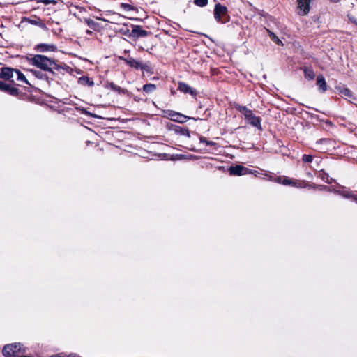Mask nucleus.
<instances>
[{
	"label": "nucleus",
	"instance_id": "1",
	"mask_svg": "<svg viewBox=\"0 0 357 357\" xmlns=\"http://www.w3.org/2000/svg\"><path fill=\"white\" fill-rule=\"evenodd\" d=\"M2 352L4 357H18L25 352V348L22 344L15 342L5 345Z\"/></svg>",
	"mask_w": 357,
	"mask_h": 357
},
{
	"label": "nucleus",
	"instance_id": "2",
	"mask_svg": "<svg viewBox=\"0 0 357 357\" xmlns=\"http://www.w3.org/2000/svg\"><path fill=\"white\" fill-rule=\"evenodd\" d=\"M237 109L244 115L245 119L250 124L259 130H262L261 125V119L260 117L255 116L252 111L247 108L245 106H238Z\"/></svg>",
	"mask_w": 357,
	"mask_h": 357
},
{
	"label": "nucleus",
	"instance_id": "3",
	"mask_svg": "<svg viewBox=\"0 0 357 357\" xmlns=\"http://www.w3.org/2000/svg\"><path fill=\"white\" fill-rule=\"evenodd\" d=\"M214 17L222 24L229 22L230 17L227 13V7L220 3H217L214 8Z\"/></svg>",
	"mask_w": 357,
	"mask_h": 357
},
{
	"label": "nucleus",
	"instance_id": "4",
	"mask_svg": "<svg viewBox=\"0 0 357 357\" xmlns=\"http://www.w3.org/2000/svg\"><path fill=\"white\" fill-rule=\"evenodd\" d=\"M29 63L31 65H33L38 68H40L41 70H45V56L36 54L32 56V55H29L26 57Z\"/></svg>",
	"mask_w": 357,
	"mask_h": 357
},
{
	"label": "nucleus",
	"instance_id": "5",
	"mask_svg": "<svg viewBox=\"0 0 357 357\" xmlns=\"http://www.w3.org/2000/svg\"><path fill=\"white\" fill-rule=\"evenodd\" d=\"M167 114L168 117L172 121H176V122H178V123H185L188 119H191L197 120V119L187 116L185 115H183V114H182L181 113H178V112H174V111H172V110L167 111Z\"/></svg>",
	"mask_w": 357,
	"mask_h": 357
},
{
	"label": "nucleus",
	"instance_id": "6",
	"mask_svg": "<svg viewBox=\"0 0 357 357\" xmlns=\"http://www.w3.org/2000/svg\"><path fill=\"white\" fill-rule=\"evenodd\" d=\"M121 60H123L127 65H128L131 68H134L135 69L140 68L142 70H148L149 66L146 64H143L139 61L135 60L132 57L123 58L120 57Z\"/></svg>",
	"mask_w": 357,
	"mask_h": 357
},
{
	"label": "nucleus",
	"instance_id": "7",
	"mask_svg": "<svg viewBox=\"0 0 357 357\" xmlns=\"http://www.w3.org/2000/svg\"><path fill=\"white\" fill-rule=\"evenodd\" d=\"M229 172L231 175L241 176L248 173L249 170L242 165L231 166L229 168Z\"/></svg>",
	"mask_w": 357,
	"mask_h": 357
},
{
	"label": "nucleus",
	"instance_id": "8",
	"mask_svg": "<svg viewBox=\"0 0 357 357\" xmlns=\"http://www.w3.org/2000/svg\"><path fill=\"white\" fill-rule=\"evenodd\" d=\"M61 68H62L60 64L56 63L54 61H51L46 56V73L48 72L50 73L54 74L55 70L59 71Z\"/></svg>",
	"mask_w": 357,
	"mask_h": 357
},
{
	"label": "nucleus",
	"instance_id": "9",
	"mask_svg": "<svg viewBox=\"0 0 357 357\" xmlns=\"http://www.w3.org/2000/svg\"><path fill=\"white\" fill-rule=\"evenodd\" d=\"M298 14L300 15H306L310 11V4L303 1L298 0Z\"/></svg>",
	"mask_w": 357,
	"mask_h": 357
},
{
	"label": "nucleus",
	"instance_id": "10",
	"mask_svg": "<svg viewBox=\"0 0 357 357\" xmlns=\"http://www.w3.org/2000/svg\"><path fill=\"white\" fill-rule=\"evenodd\" d=\"M0 90L2 91L7 92L8 93L12 96H15L18 95V90L16 88L3 82H0Z\"/></svg>",
	"mask_w": 357,
	"mask_h": 357
},
{
	"label": "nucleus",
	"instance_id": "11",
	"mask_svg": "<svg viewBox=\"0 0 357 357\" xmlns=\"http://www.w3.org/2000/svg\"><path fill=\"white\" fill-rule=\"evenodd\" d=\"M148 35V31L141 29L139 26H133L132 32L130 33V36L135 38L139 37H146Z\"/></svg>",
	"mask_w": 357,
	"mask_h": 357
},
{
	"label": "nucleus",
	"instance_id": "12",
	"mask_svg": "<svg viewBox=\"0 0 357 357\" xmlns=\"http://www.w3.org/2000/svg\"><path fill=\"white\" fill-rule=\"evenodd\" d=\"M15 69L10 68H3L0 72V77L11 80L14 78V72Z\"/></svg>",
	"mask_w": 357,
	"mask_h": 357
},
{
	"label": "nucleus",
	"instance_id": "13",
	"mask_svg": "<svg viewBox=\"0 0 357 357\" xmlns=\"http://www.w3.org/2000/svg\"><path fill=\"white\" fill-rule=\"evenodd\" d=\"M178 89L184 93H190L192 96H196L197 91L194 89L191 88L189 85L183 82L178 83Z\"/></svg>",
	"mask_w": 357,
	"mask_h": 357
},
{
	"label": "nucleus",
	"instance_id": "14",
	"mask_svg": "<svg viewBox=\"0 0 357 357\" xmlns=\"http://www.w3.org/2000/svg\"><path fill=\"white\" fill-rule=\"evenodd\" d=\"M317 85L322 92H324L327 90V84L322 75H318L317 79Z\"/></svg>",
	"mask_w": 357,
	"mask_h": 357
},
{
	"label": "nucleus",
	"instance_id": "15",
	"mask_svg": "<svg viewBox=\"0 0 357 357\" xmlns=\"http://www.w3.org/2000/svg\"><path fill=\"white\" fill-rule=\"evenodd\" d=\"M15 81L27 83L26 79L24 74L18 70H15L14 72V78L12 79V82Z\"/></svg>",
	"mask_w": 357,
	"mask_h": 357
},
{
	"label": "nucleus",
	"instance_id": "16",
	"mask_svg": "<svg viewBox=\"0 0 357 357\" xmlns=\"http://www.w3.org/2000/svg\"><path fill=\"white\" fill-rule=\"evenodd\" d=\"M174 132H175V133L181 135H185V136H187L188 137H190V132H189L188 129L185 128H182L179 126H177Z\"/></svg>",
	"mask_w": 357,
	"mask_h": 357
},
{
	"label": "nucleus",
	"instance_id": "17",
	"mask_svg": "<svg viewBox=\"0 0 357 357\" xmlns=\"http://www.w3.org/2000/svg\"><path fill=\"white\" fill-rule=\"evenodd\" d=\"M304 76L308 80H312L314 79L315 74L312 68H304Z\"/></svg>",
	"mask_w": 357,
	"mask_h": 357
},
{
	"label": "nucleus",
	"instance_id": "18",
	"mask_svg": "<svg viewBox=\"0 0 357 357\" xmlns=\"http://www.w3.org/2000/svg\"><path fill=\"white\" fill-rule=\"evenodd\" d=\"M268 36H270L271 39L275 42L278 45H283L282 42L281 40L272 31H271L269 29H266Z\"/></svg>",
	"mask_w": 357,
	"mask_h": 357
},
{
	"label": "nucleus",
	"instance_id": "19",
	"mask_svg": "<svg viewBox=\"0 0 357 357\" xmlns=\"http://www.w3.org/2000/svg\"><path fill=\"white\" fill-rule=\"evenodd\" d=\"M348 17L352 23L357 25V8H354V10L348 14Z\"/></svg>",
	"mask_w": 357,
	"mask_h": 357
},
{
	"label": "nucleus",
	"instance_id": "20",
	"mask_svg": "<svg viewBox=\"0 0 357 357\" xmlns=\"http://www.w3.org/2000/svg\"><path fill=\"white\" fill-rule=\"evenodd\" d=\"M340 94L346 98H353L352 92L347 88H342L340 90Z\"/></svg>",
	"mask_w": 357,
	"mask_h": 357
},
{
	"label": "nucleus",
	"instance_id": "21",
	"mask_svg": "<svg viewBox=\"0 0 357 357\" xmlns=\"http://www.w3.org/2000/svg\"><path fill=\"white\" fill-rule=\"evenodd\" d=\"M156 89V86L153 84H146L143 86V91L146 93H151Z\"/></svg>",
	"mask_w": 357,
	"mask_h": 357
},
{
	"label": "nucleus",
	"instance_id": "22",
	"mask_svg": "<svg viewBox=\"0 0 357 357\" xmlns=\"http://www.w3.org/2000/svg\"><path fill=\"white\" fill-rule=\"evenodd\" d=\"M282 184H283L284 185H295L294 183L291 180H290L289 178H288L286 176L283 177V179L282 181Z\"/></svg>",
	"mask_w": 357,
	"mask_h": 357
},
{
	"label": "nucleus",
	"instance_id": "23",
	"mask_svg": "<svg viewBox=\"0 0 357 357\" xmlns=\"http://www.w3.org/2000/svg\"><path fill=\"white\" fill-rule=\"evenodd\" d=\"M195 3L200 7H203L207 5L208 0H195Z\"/></svg>",
	"mask_w": 357,
	"mask_h": 357
},
{
	"label": "nucleus",
	"instance_id": "24",
	"mask_svg": "<svg viewBox=\"0 0 357 357\" xmlns=\"http://www.w3.org/2000/svg\"><path fill=\"white\" fill-rule=\"evenodd\" d=\"M302 160L305 162H311L313 160V157L311 155L305 154L303 155Z\"/></svg>",
	"mask_w": 357,
	"mask_h": 357
},
{
	"label": "nucleus",
	"instance_id": "25",
	"mask_svg": "<svg viewBox=\"0 0 357 357\" xmlns=\"http://www.w3.org/2000/svg\"><path fill=\"white\" fill-rule=\"evenodd\" d=\"M50 3H52L54 6H56L58 3L62 4V1H61L60 0H46V6Z\"/></svg>",
	"mask_w": 357,
	"mask_h": 357
},
{
	"label": "nucleus",
	"instance_id": "26",
	"mask_svg": "<svg viewBox=\"0 0 357 357\" xmlns=\"http://www.w3.org/2000/svg\"><path fill=\"white\" fill-rule=\"evenodd\" d=\"M57 50V47L54 45H49L46 44V52L47 51H52L54 52Z\"/></svg>",
	"mask_w": 357,
	"mask_h": 357
},
{
	"label": "nucleus",
	"instance_id": "27",
	"mask_svg": "<svg viewBox=\"0 0 357 357\" xmlns=\"http://www.w3.org/2000/svg\"><path fill=\"white\" fill-rule=\"evenodd\" d=\"M199 139H200V142H201L205 143V144H207V145H211V146H212V145H214V144H215V143H214V142H209V141L206 140V138H204V137H200Z\"/></svg>",
	"mask_w": 357,
	"mask_h": 357
},
{
	"label": "nucleus",
	"instance_id": "28",
	"mask_svg": "<svg viewBox=\"0 0 357 357\" xmlns=\"http://www.w3.org/2000/svg\"><path fill=\"white\" fill-rule=\"evenodd\" d=\"M110 87L112 90L115 91H121V88L118 86H116V84H114V83H111L110 84Z\"/></svg>",
	"mask_w": 357,
	"mask_h": 357
},
{
	"label": "nucleus",
	"instance_id": "29",
	"mask_svg": "<svg viewBox=\"0 0 357 357\" xmlns=\"http://www.w3.org/2000/svg\"><path fill=\"white\" fill-rule=\"evenodd\" d=\"M86 22L89 26L93 28L96 25V22L92 20H86Z\"/></svg>",
	"mask_w": 357,
	"mask_h": 357
},
{
	"label": "nucleus",
	"instance_id": "30",
	"mask_svg": "<svg viewBox=\"0 0 357 357\" xmlns=\"http://www.w3.org/2000/svg\"><path fill=\"white\" fill-rule=\"evenodd\" d=\"M176 127H177V125H175V124H173V123L167 124V128L170 130L175 131Z\"/></svg>",
	"mask_w": 357,
	"mask_h": 357
},
{
	"label": "nucleus",
	"instance_id": "31",
	"mask_svg": "<svg viewBox=\"0 0 357 357\" xmlns=\"http://www.w3.org/2000/svg\"><path fill=\"white\" fill-rule=\"evenodd\" d=\"M36 50L38 51V52H43L44 50H45V46L43 44H40L38 45H37L36 47Z\"/></svg>",
	"mask_w": 357,
	"mask_h": 357
},
{
	"label": "nucleus",
	"instance_id": "32",
	"mask_svg": "<svg viewBox=\"0 0 357 357\" xmlns=\"http://www.w3.org/2000/svg\"><path fill=\"white\" fill-rule=\"evenodd\" d=\"M121 6L123 7L124 8H126L128 10H130L132 9V6L130 5H129V4H127V3H122Z\"/></svg>",
	"mask_w": 357,
	"mask_h": 357
},
{
	"label": "nucleus",
	"instance_id": "33",
	"mask_svg": "<svg viewBox=\"0 0 357 357\" xmlns=\"http://www.w3.org/2000/svg\"><path fill=\"white\" fill-rule=\"evenodd\" d=\"M282 179H283V177L279 176V177H278V178H276V181H277L278 183H282Z\"/></svg>",
	"mask_w": 357,
	"mask_h": 357
},
{
	"label": "nucleus",
	"instance_id": "34",
	"mask_svg": "<svg viewBox=\"0 0 357 357\" xmlns=\"http://www.w3.org/2000/svg\"><path fill=\"white\" fill-rule=\"evenodd\" d=\"M86 33H87L88 34H91V33H92V31H89V30H87V31H86Z\"/></svg>",
	"mask_w": 357,
	"mask_h": 357
},
{
	"label": "nucleus",
	"instance_id": "35",
	"mask_svg": "<svg viewBox=\"0 0 357 357\" xmlns=\"http://www.w3.org/2000/svg\"><path fill=\"white\" fill-rule=\"evenodd\" d=\"M335 1H339L340 0H334Z\"/></svg>",
	"mask_w": 357,
	"mask_h": 357
}]
</instances>
